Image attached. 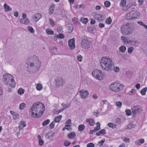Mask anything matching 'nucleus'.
Instances as JSON below:
<instances>
[{"label":"nucleus","mask_w":147,"mask_h":147,"mask_svg":"<svg viewBox=\"0 0 147 147\" xmlns=\"http://www.w3.org/2000/svg\"><path fill=\"white\" fill-rule=\"evenodd\" d=\"M45 110L44 105L41 102H37L34 103L30 108V112L32 113V116L34 117L38 118L42 115Z\"/></svg>","instance_id":"1"},{"label":"nucleus","mask_w":147,"mask_h":147,"mask_svg":"<svg viewBox=\"0 0 147 147\" xmlns=\"http://www.w3.org/2000/svg\"><path fill=\"white\" fill-rule=\"evenodd\" d=\"M38 57L34 56L27 59L26 64L28 65L27 68L28 72H31L33 69L36 71L38 70L41 62L38 60Z\"/></svg>","instance_id":"2"},{"label":"nucleus","mask_w":147,"mask_h":147,"mask_svg":"<svg viewBox=\"0 0 147 147\" xmlns=\"http://www.w3.org/2000/svg\"><path fill=\"white\" fill-rule=\"evenodd\" d=\"M100 63L102 68L107 71H111L114 66L112 59L106 57H102L100 61Z\"/></svg>","instance_id":"3"},{"label":"nucleus","mask_w":147,"mask_h":147,"mask_svg":"<svg viewBox=\"0 0 147 147\" xmlns=\"http://www.w3.org/2000/svg\"><path fill=\"white\" fill-rule=\"evenodd\" d=\"M3 79L5 84L9 85L13 88L15 87L16 83L12 75L8 73H5L3 76Z\"/></svg>","instance_id":"4"},{"label":"nucleus","mask_w":147,"mask_h":147,"mask_svg":"<svg viewBox=\"0 0 147 147\" xmlns=\"http://www.w3.org/2000/svg\"><path fill=\"white\" fill-rule=\"evenodd\" d=\"M134 29L132 25L129 23L123 25L121 28L122 33L125 35H129L132 33Z\"/></svg>","instance_id":"5"},{"label":"nucleus","mask_w":147,"mask_h":147,"mask_svg":"<svg viewBox=\"0 0 147 147\" xmlns=\"http://www.w3.org/2000/svg\"><path fill=\"white\" fill-rule=\"evenodd\" d=\"M123 87V84H120L117 82L111 84L109 86L110 89L112 91L118 92L121 90Z\"/></svg>","instance_id":"6"},{"label":"nucleus","mask_w":147,"mask_h":147,"mask_svg":"<svg viewBox=\"0 0 147 147\" xmlns=\"http://www.w3.org/2000/svg\"><path fill=\"white\" fill-rule=\"evenodd\" d=\"M92 74L94 77L99 80H101L105 77L104 74L102 73L101 71L97 69L93 70Z\"/></svg>","instance_id":"7"},{"label":"nucleus","mask_w":147,"mask_h":147,"mask_svg":"<svg viewBox=\"0 0 147 147\" xmlns=\"http://www.w3.org/2000/svg\"><path fill=\"white\" fill-rule=\"evenodd\" d=\"M55 80L57 87L62 86L63 84V80L62 77H57L55 78Z\"/></svg>","instance_id":"8"},{"label":"nucleus","mask_w":147,"mask_h":147,"mask_svg":"<svg viewBox=\"0 0 147 147\" xmlns=\"http://www.w3.org/2000/svg\"><path fill=\"white\" fill-rule=\"evenodd\" d=\"M81 46L83 49H88L90 46V42L87 39H83L81 42Z\"/></svg>","instance_id":"9"},{"label":"nucleus","mask_w":147,"mask_h":147,"mask_svg":"<svg viewBox=\"0 0 147 147\" xmlns=\"http://www.w3.org/2000/svg\"><path fill=\"white\" fill-rule=\"evenodd\" d=\"M133 115L138 114L141 112V109L139 106H134L131 109Z\"/></svg>","instance_id":"10"},{"label":"nucleus","mask_w":147,"mask_h":147,"mask_svg":"<svg viewBox=\"0 0 147 147\" xmlns=\"http://www.w3.org/2000/svg\"><path fill=\"white\" fill-rule=\"evenodd\" d=\"M81 98L83 99L86 98L88 96V92L87 90H81L80 91Z\"/></svg>","instance_id":"11"},{"label":"nucleus","mask_w":147,"mask_h":147,"mask_svg":"<svg viewBox=\"0 0 147 147\" xmlns=\"http://www.w3.org/2000/svg\"><path fill=\"white\" fill-rule=\"evenodd\" d=\"M75 38H73L70 39L68 41V44L69 48L71 49H73L75 47Z\"/></svg>","instance_id":"12"},{"label":"nucleus","mask_w":147,"mask_h":147,"mask_svg":"<svg viewBox=\"0 0 147 147\" xmlns=\"http://www.w3.org/2000/svg\"><path fill=\"white\" fill-rule=\"evenodd\" d=\"M55 4H52L50 7L49 9V15H51L53 13L55 8Z\"/></svg>","instance_id":"13"},{"label":"nucleus","mask_w":147,"mask_h":147,"mask_svg":"<svg viewBox=\"0 0 147 147\" xmlns=\"http://www.w3.org/2000/svg\"><path fill=\"white\" fill-rule=\"evenodd\" d=\"M131 13L132 15V16L133 19L137 18V17L140 15L139 13L136 11H131Z\"/></svg>","instance_id":"14"},{"label":"nucleus","mask_w":147,"mask_h":147,"mask_svg":"<svg viewBox=\"0 0 147 147\" xmlns=\"http://www.w3.org/2000/svg\"><path fill=\"white\" fill-rule=\"evenodd\" d=\"M20 22L23 24H26L29 22V20L28 18L26 19L22 18L20 21Z\"/></svg>","instance_id":"15"},{"label":"nucleus","mask_w":147,"mask_h":147,"mask_svg":"<svg viewBox=\"0 0 147 147\" xmlns=\"http://www.w3.org/2000/svg\"><path fill=\"white\" fill-rule=\"evenodd\" d=\"M26 125V123L24 121H20L19 126L20 130H22L24 127H25Z\"/></svg>","instance_id":"16"},{"label":"nucleus","mask_w":147,"mask_h":147,"mask_svg":"<svg viewBox=\"0 0 147 147\" xmlns=\"http://www.w3.org/2000/svg\"><path fill=\"white\" fill-rule=\"evenodd\" d=\"M86 122H88L90 125L91 126H93L95 124V122L94 120L91 118L87 119L86 120Z\"/></svg>","instance_id":"17"},{"label":"nucleus","mask_w":147,"mask_h":147,"mask_svg":"<svg viewBox=\"0 0 147 147\" xmlns=\"http://www.w3.org/2000/svg\"><path fill=\"white\" fill-rule=\"evenodd\" d=\"M42 17L40 13L36 14L34 17V20L37 22Z\"/></svg>","instance_id":"18"},{"label":"nucleus","mask_w":147,"mask_h":147,"mask_svg":"<svg viewBox=\"0 0 147 147\" xmlns=\"http://www.w3.org/2000/svg\"><path fill=\"white\" fill-rule=\"evenodd\" d=\"M136 125V124L133 123H130L127 125L126 127V129H130L132 128L135 127Z\"/></svg>","instance_id":"19"},{"label":"nucleus","mask_w":147,"mask_h":147,"mask_svg":"<svg viewBox=\"0 0 147 147\" xmlns=\"http://www.w3.org/2000/svg\"><path fill=\"white\" fill-rule=\"evenodd\" d=\"M4 7L5 11H10L11 10V8L6 3L4 4Z\"/></svg>","instance_id":"20"},{"label":"nucleus","mask_w":147,"mask_h":147,"mask_svg":"<svg viewBox=\"0 0 147 147\" xmlns=\"http://www.w3.org/2000/svg\"><path fill=\"white\" fill-rule=\"evenodd\" d=\"M62 117V116L61 115H59L55 117L54 119V121L57 123L59 122L61 120Z\"/></svg>","instance_id":"21"},{"label":"nucleus","mask_w":147,"mask_h":147,"mask_svg":"<svg viewBox=\"0 0 147 147\" xmlns=\"http://www.w3.org/2000/svg\"><path fill=\"white\" fill-rule=\"evenodd\" d=\"M75 136L76 134L73 132H71L68 135V136L69 138L71 139H73L74 138H75Z\"/></svg>","instance_id":"22"},{"label":"nucleus","mask_w":147,"mask_h":147,"mask_svg":"<svg viewBox=\"0 0 147 147\" xmlns=\"http://www.w3.org/2000/svg\"><path fill=\"white\" fill-rule=\"evenodd\" d=\"M10 113L13 115V117L14 119H17L18 118L19 115L18 114L14 112L11 111H10Z\"/></svg>","instance_id":"23"},{"label":"nucleus","mask_w":147,"mask_h":147,"mask_svg":"<svg viewBox=\"0 0 147 147\" xmlns=\"http://www.w3.org/2000/svg\"><path fill=\"white\" fill-rule=\"evenodd\" d=\"M61 105L63 107V108H62L63 109H64V110L68 108L69 107L71 106V104L70 103L65 104L64 103H62Z\"/></svg>","instance_id":"24"},{"label":"nucleus","mask_w":147,"mask_h":147,"mask_svg":"<svg viewBox=\"0 0 147 147\" xmlns=\"http://www.w3.org/2000/svg\"><path fill=\"white\" fill-rule=\"evenodd\" d=\"M107 125L109 127L112 128V129L115 128L117 126L115 124L111 123H108L107 124Z\"/></svg>","instance_id":"25"},{"label":"nucleus","mask_w":147,"mask_h":147,"mask_svg":"<svg viewBox=\"0 0 147 147\" xmlns=\"http://www.w3.org/2000/svg\"><path fill=\"white\" fill-rule=\"evenodd\" d=\"M67 26L68 32H71L73 31V26L71 24H69Z\"/></svg>","instance_id":"26"},{"label":"nucleus","mask_w":147,"mask_h":147,"mask_svg":"<svg viewBox=\"0 0 147 147\" xmlns=\"http://www.w3.org/2000/svg\"><path fill=\"white\" fill-rule=\"evenodd\" d=\"M96 29L95 27L93 26H90L88 28V31L89 32L93 33Z\"/></svg>","instance_id":"27"},{"label":"nucleus","mask_w":147,"mask_h":147,"mask_svg":"<svg viewBox=\"0 0 147 147\" xmlns=\"http://www.w3.org/2000/svg\"><path fill=\"white\" fill-rule=\"evenodd\" d=\"M126 49V47L124 46H122L119 48V51L122 53H124Z\"/></svg>","instance_id":"28"},{"label":"nucleus","mask_w":147,"mask_h":147,"mask_svg":"<svg viewBox=\"0 0 147 147\" xmlns=\"http://www.w3.org/2000/svg\"><path fill=\"white\" fill-rule=\"evenodd\" d=\"M132 16L131 12H129L126 14V18L128 20L133 19Z\"/></svg>","instance_id":"29"},{"label":"nucleus","mask_w":147,"mask_h":147,"mask_svg":"<svg viewBox=\"0 0 147 147\" xmlns=\"http://www.w3.org/2000/svg\"><path fill=\"white\" fill-rule=\"evenodd\" d=\"M85 128V126L83 124L80 125L78 127V130L80 131H83Z\"/></svg>","instance_id":"30"},{"label":"nucleus","mask_w":147,"mask_h":147,"mask_svg":"<svg viewBox=\"0 0 147 147\" xmlns=\"http://www.w3.org/2000/svg\"><path fill=\"white\" fill-rule=\"evenodd\" d=\"M80 21L83 23L85 24L88 22V19L87 18H81L80 19Z\"/></svg>","instance_id":"31"},{"label":"nucleus","mask_w":147,"mask_h":147,"mask_svg":"<svg viewBox=\"0 0 147 147\" xmlns=\"http://www.w3.org/2000/svg\"><path fill=\"white\" fill-rule=\"evenodd\" d=\"M147 90V88L145 87L142 89L140 91V92L142 95H144L146 94V92Z\"/></svg>","instance_id":"32"},{"label":"nucleus","mask_w":147,"mask_h":147,"mask_svg":"<svg viewBox=\"0 0 147 147\" xmlns=\"http://www.w3.org/2000/svg\"><path fill=\"white\" fill-rule=\"evenodd\" d=\"M144 142V140L143 139H142L137 141L136 143L138 145H140L142 144Z\"/></svg>","instance_id":"33"},{"label":"nucleus","mask_w":147,"mask_h":147,"mask_svg":"<svg viewBox=\"0 0 147 147\" xmlns=\"http://www.w3.org/2000/svg\"><path fill=\"white\" fill-rule=\"evenodd\" d=\"M49 134V135H48V134H46V137H47V138L49 139L50 138L54 136L55 135V133L54 132H51V133Z\"/></svg>","instance_id":"34"},{"label":"nucleus","mask_w":147,"mask_h":147,"mask_svg":"<svg viewBox=\"0 0 147 147\" xmlns=\"http://www.w3.org/2000/svg\"><path fill=\"white\" fill-rule=\"evenodd\" d=\"M112 20L111 17L107 18L105 20V23L107 24H110L112 22Z\"/></svg>","instance_id":"35"},{"label":"nucleus","mask_w":147,"mask_h":147,"mask_svg":"<svg viewBox=\"0 0 147 147\" xmlns=\"http://www.w3.org/2000/svg\"><path fill=\"white\" fill-rule=\"evenodd\" d=\"M64 109L62 108L61 109L58 110L56 109H55L53 110V113L55 114H57L59 113L60 112L64 111Z\"/></svg>","instance_id":"36"},{"label":"nucleus","mask_w":147,"mask_h":147,"mask_svg":"<svg viewBox=\"0 0 147 147\" xmlns=\"http://www.w3.org/2000/svg\"><path fill=\"white\" fill-rule=\"evenodd\" d=\"M25 91L24 90L21 88H20L18 90V92L20 95H22L24 93Z\"/></svg>","instance_id":"37"},{"label":"nucleus","mask_w":147,"mask_h":147,"mask_svg":"<svg viewBox=\"0 0 147 147\" xmlns=\"http://www.w3.org/2000/svg\"><path fill=\"white\" fill-rule=\"evenodd\" d=\"M46 32L48 34L53 35L54 34V32L50 29H47L46 30Z\"/></svg>","instance_id":"38"},{"label":"nucleus","mask_w":147,"mask_h":147,"mask_svg":"<svg viewBox=\"0 0 147 147\" xmlns=\"http://www.w3.org/2000/svg\"><path fill=\"white\" fill-rule=\"evenodd\" d=\"M126 1L125 0H122L120 2V5L121 7H124L126 5Z\"/></svg>","instance_id":"39"},{"label":"nucleus","mask_w":147,"mask_h":147,"mask_svg":"<svg viewBox=\"0 0 147 147\" xmlns=\"http://www.w3.org/2000/svg\"><path fill=\"white\" fill-rule=\"evenodd\" d=\"M42 86L40 84H38L36 86V88L37 90H40L42 89Z\"/></svg>","instance_id":"40"},{"label":"nucleus","mask_w":147,"mask_h":147,"mask_svg":"<svg viewBox=\"0 0 147 147\" xmlns=\"http://www.w3.org/2000/svg\"><path fill=\"white\" fill-rule=\"evenodd\" d=\"M50 120L49 119H47L43 122L42 123V125L43 126H45L48 124Z\"/></svg>","instance_id":"41"},{"label":"nucleus","mask_w":147,"mask_h":147,"mask_svg":"<svg viewBox=\"0 0 147 147\" xmlns=\"http://www.w3.org/2000/svg\"><path fill=\"white\" fill-rule=\"evenodd\" d=\"M49 21L50 24L51 26H54L55 25L54 22L51 18H50L49 19Z\"/></svg>","instance_id":"42"},{"label":"nucleus","mask_w":147,"mask_h":147,"mask_svg":"<svg viewBox=\"0 0 147 147\" xmlns=\"http://www.w3.org/2000/svg\"><path fill=\"white\" fill-rule=\"evenodd\" d=\"M57 38H59L62 39L64 38V35L62 33H60L57 36Z\"/></svg>","instance_id":"43"},{"label":"nucleus","mask_w":147,"mask_h":147,"mask_svg":"<svg viewBox=\"0 0 147 147\" xmlns=\"http://www.w3.org/2000/svg\"><path fill=\"white\" fill-rule=\"evenodd\" d=\"M134 49V48L133 47H129V48L128 49V53L129 54L131 53L133 51Z\"/></svg>","instance_id":"44"},{"label":"nucleus","mask_w":147,"mask_h":147,"mask_svg":"<svg viewBox=\"0 0 147 147\" xmlns=\"http://www.w3.org/2000/svg\"><path fill=\"white\" fill-rule=\"evenodd\" d=\"M115 105L118 107L120 108L122 105V103L120 101H118L115 102Z\"/></svg>","instance_id":"45"},{"label":"nucleus","mask_w":147,"mask_h":147,"mask_svg":"<svg viewBox=\"0 0 147 147\" xmlns=\"http://www.w3.org/2000/svg\"><path fill=\"white\" fill-rule=\"evenodd\" d=\"M96 124H97L98 125L95 128H94L96 130V131H98L100 129V124L99 122H97L96 123Z\"/></svg>","instance_id":"46"},{"label":"nucleus","mask_w":147,"mask_h":147,"mask_svg":"<svg viewBox=\"0 0 147 147\" xmlns=\"http://www.w3.org/2000/svg\"><path fill=\"white\" fill-rule=\"evenodd\" d=\"M26 106V104L24 103H22L20 104V109H23Z\"/></svg>","instance_id":"47"},{"label":"nucleus","mask_w":147,"mask_h":147,"mask_svg":"<svg viewBox=\"0 0 147 147\" xmlns=\"http://www.w3.org/2000/svg\"><path fill=\"white\" fill-rule=\"evenodd\" d=\"M115 122L118 124L119 125L121 123V120L119 118H117L116 119Z\"/></svg>","instance_id":"48"},{"label":"nucleus","mask_w":147,"mask_h":147,"mask_svg":"<svg viewBox=\"0 0 147 147\" xmlns=\"http://www.w3.org/2000/svg\"><path fill=\"white\" fill-rule=\"evenodd\" d=\"M105 6L106 7H109L110 5V3L108 1H106L104 2Z\"/></svg>","instance_id":"49"},{"label":"nucleus","mask_w":147,"mask_h":147,"mask_svg":"<svg viewBox=\"0 0 147 147\" xmlns=\"http://www.w3.org/2000/svg\"><path fill=\"white\" fill-rule=\"evenodd\" d=\"M136 92L135 90L134 89H132L128 92V94L130 95H134Z\"/></svg>","instance_id":"50"},{"label":"nucleus","mask_w":147,"mask_h":147,"mask_svg":"<svg viewBox=\"0 0 147 147\" xmlns=\"http://www.w3.org/2000/svg\"><path fill=\"white\" fill-rule=\"evenodd\" d=\"M28 29L30 32L33 33H34V30L32 27L28 26Z\"/></svg>","instance_id":"51"},{"label":"nucleus","mask_w":147,"mask_h":147,"mask_svg":"<svg viewBox=\"0 0 147 147\" xmlns=\"http://www.w3.org/2000/svg\"><path fill=\"white\" fill-rule=\"evenodd\" d=\"M105 141V139H103L102 140L99 141L98 142V144H99V146H102L103 145V144Z\"/></svg>","instance_id":"52"},{"label":"nucleus","mask_w":147,"mask_h":147,"mask_svg":"<svg viewBox=\"0 0 147 147\" xmlns=\"http://www.w3.org/2000/svg\"><path fill=\"white\" fill-rule=\"evenodd\" d=\"M125 113L127 116H129L131 114V112L130 110L126 109L125 110Z\"/></svg>","instance_id":"53"},{"label":"nucleus","mask_w":147,"mask_h":147,"mask_svg":"<svg viewBox=\"0 0 147 147\" xmlns=\"http://www.w3.org/2000/svg\"><path fill=\"white\" fill-rule=\"evenodd\" d=\"M55 122L54 121H53L50 124L49 127L51 129L54 128L55 126Z\"/></svg>","instance_id":"54"},{"label":"nucleus","mask_w":147,"mask_h":147,"mask_svg":"<svg viewBox=\"0 0 147 147\" xmlns=\"http://www.w3.org/2000/svg\"><path fill=\"white\" fill-rule=\"evenodd\" d=\"M65 124L68 125L69 126H71V120L70 119H68L65 122Z\"/></svg>","instance_id":"55"},{"label":"nucleus","mask_w":147,"mask_h":147,"mask_svg":"<svg viewBox=\"0 0 147 147\" xmlns=\"http://www.w3.org/2000/svg\"><path fill=\"white\" fill-rule=\"evenodd\" d=\"M57 48L55 47H53V51H51V53L54 55H55L56 54L55 52H57Z\"/></svg>","instance_id":"56"},{"label":"nucleus","mask_w":147,"mask_h":147,"mask_svg":"<svg viewBox=\"0 0 147 147\" xmlns=\"http://www.w3.org/2000/svg\"><path fill=\"white\" fill-rule=\"evenodd\" d=\"M94 144L92 143H89L87 145V147H94Z\"/></svg>","instance_id":"57"},{"label":"nucleus","mask_w":147,"mask_h":147,"mask_svg":"<svg viewBox=\"0 0 147 147\" xmlns=\"http://www.w3.org/2000/svg\"><path fill=\"white\" fill-rule=\"evenodd\" d=\"M93 15L94 16V18L97 20L98 19V17L99 16H100L99 14H98L96 13H93Z\"/></svg>","instance_id":"58"},{"label":"nucleus","mask_w":147,"mask_h":147,"mask_svg":"<svg viewBox=\"0 0 147 147\" xmlns=\"http://www.w3.org/2000/svg\"><path fill=\"white\" fill-rule=\"evenodd\" d=\"M82 56L80 55H79L77 56V59L80 62H81L82 61Z\"/></svg>","instance_id":"59"},{"label":"nucleus","mask_w":147,"mask_h":147,"mask_svg":"<svg viewBox=\"0 0 147 147\" xmlns=\"http://www.w3.org/2000/svg\"><path fill=\"white\" fill-rule=\"evenodd\" d=\"M44 143L43 141L42 140L41 138L40 139H39V145L40 146H42L43 145Z\"/></svg>","instance_id":"60"},{"label":"nucleus","mask_w":147,"mask_h":147,"mask_svg":"<svg viewBox=\"0 0 147 147\" xmlns=\"http://www.w3.org/2000/svg\"><path fill=\"white\" fill-rule=\"evenodd\" d=\"M72 21L73 22L76 24H79V23L77 22L76 18H74L72 20Z\"/></svg>","instance_id":"61"},{"label":"nucleus","mask_w":147,"mask_h":147,"mask_svg":"<svg viewBox=\"0 0 147 147\" xmlns=\"http://www.w3.org/2000/svg\"><path fill=\"white\" fill-rule=\"evenodd\" d=\"M71 144L70 142L66 141L64 143V145L65 146H69Z\"/></svg>","instance_id":"62"},{"label":"nucleus","mask_w":147,"mask_h":147,"mask_svg":"<svg viewBox=\"0 0 147 147\" xmlns=\"http://www.w3.org/2000/svg\"><path fill=\"white\" fill-rule=\"evenodd\" d=\"M101 134H106V130L105 129H103L100 131Z\"/></svg>","instance_id":"63"},{"label":"nucleus","mask_w":147,"mask_h":147,"mask_svg":"<svg viewBox=\"0 0 147 147\" xmlns=\"http://www.w3.org/2000/svg\"><path fill=\"white\" fill-rule=\"evenodd\" d=\"M119 70V69L118 67H115L114 68V71L116 72H118Z\"/></svg>","instance_id":"64"}]
</instances>
